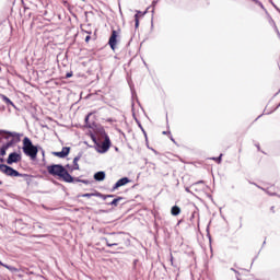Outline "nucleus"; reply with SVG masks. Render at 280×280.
Instances as JSON below:
<instances>
[{"label": "nucleus", "mask_w": 280, "mask_h": 280, "mask_svg": "<svg viewBox=\"0 0 280 280\" xmlns=\"http://www.w3.org/2000/svg\"><path fill=\"white\" fill-rule=\"evenodd\" d=\"M93 196H101L100 192H92V194H83L81 198H93Z\"/></svg>", "instance_id": "13"}, {"label": "nucleus", "mask_w": 280, "mask_h": 280, "mask_svg": "<svg viewBox=\"0 0 280 280\" xmlns=\"http://www.w3.org/2000/svg\"><path fill=\"white\" fill-rule=\"evenodd\" d=\"M107 246H117L115 243H107Z\"/></svg>", "instance_id": "20"}, {"label": "nucleus", "mask_w": 280, "mask_h": 280, "mask_svg": "<svg viewBox=\"0 0 280 280\" xmlns=\"http://www.w3.org/2000/svg\"><path fill=\"white\" fill-rule=\"evenodd\" d=\"M3 101L5 102V104H11V106H14L12 101H10V98H8L7 96H3Z\"/></svg>", "instance_id": "15"}, {"label": "nucleus", "mask_w": 280, "mask_h": 280, "mask_svg": "<svg viewBox=\"0 0 280 280\" xmlns=\"http://www.w3.org/2000/svg\"><path fill=\"white\" fill-rule=\"evenodd\" d=\"M108 148H110V145L108 144V139H106V141H104L102 144V150H98V152L101 153L108 152Z\"/></svg>", "instance_id": "9"}, {"label": "nucleus", "mask_w": 280, "mask_h": 280, "mask_svg": "<svg viewBox=\"0 0 280 280\" xmlns=\"http://www.w3.org/2000/svg\"><path fill=\"white\" fill-rule=\"evenodd\" d=\"M2 266H3L4 268H7V270H10L11 272H16V271H18V269L14 268V267H10V266L4 265V264H2Z\"/></svg>", "instance_id": "14"}, {"label": "nucleus", "mask_w": 280, "mask_h": 280, "mask_svg": "<svg viewBox=\"0 0 280 280\" xmlns=\"http://www.w3.org/2000/svg\"><path fill=\"white\" fill-rule=\"evenodd\" d=\"M24 147L23 151L27 156H31V159H36V154H38V149L32 144V141L30 138H24Z\"/></svg>", "instance_id": "3"}, {"label": "nucleus", "mask_w": 280, "mask_h": 280, "mask_svg": "<svg viewBox=\"0 0 280 280\" xmlns=\"http://www.w3.org/2000/svg\"><path fill=\"white\" fill-rule=\"evenodd\" d=\"M117 38H119V33H117V31H113L112 36L108 42L113 51H115V47H117Z\"/></svg>", "instance_id": "5"}, {"label": "nucleus", "mask_w": 280, "mask_h": 280, "mask_svg": "<svg viewBox=\"0 0 280 280\" xmlns=\"http://www.w3.org/2000/svg\"><path fill=\"white\" fill-rule=\"evenodd\" d=\"M47 170L52 176H58L66 183H73V177L67 172V170H65V167H62V165H50Z\"/></svg>", "instance_id": "1"}, {"label": "nucleus", "mask_w": 280, "mask_h": 280, "mask_svg": "<svg viewBox=\"0 0 280 280\" xmlns=\"http://www.w3.org/2000/svg\"><path fill=\"white\" fill-rule=\"evenodd\" d=\"M128 183H130V179H128V177H124L115 184L114 189H119V187H124V185H128Z\"/></svg>", "instance_id": "8"}, {"label": "nucleus", "mask_w": 280, "mask_h": 280, "mask_svg": "<svg viewBox=\"0 0 280 280\" xmlns=\"http://www.w3.org/2000/svg\"><path fill=\"white\" fill-rule=\"evenodd\" d=\"M136 14H138V20H139L140 16H143V15L145 14V12H144V13H141V11H137Z\"/></svg>", "instance_id": "18"}, {"label": "nucleus", "mask_w": 280, "mask_h": 280, "mask_svg": "<svg viewBox=\"0 0 280 280\" xmlns=\"http://www.w3.org/2000/svg\"><path fill=\"white\" fill-rule=\"evenodd\" d=\"M172 215H178L180 213V208L175 206L171 210Z\"/></svg>", "instance_id": "11"}, {"label": "nucleus", "mask_w": 280, "mask_h": 280, "mask_svg": "<svg viewBox=\"0 0 280 280\" xmlns=\"http://www.w3.org/2000/svg\"><path fill=\"white\" fill-rule=\"evenodd\" d=\"M94 178L96 180H104V178H106V173L104 172H97L96 174H94Z\"/></svg>", "instance_id": "10"}, {"label": "nucleus", "mask_w": 280, "mask_h": 280, "mask_svg": "<svg viewBox=\"0 0 280 280\" xmlns=\"http://www.w3.org/2000/svg\"><path fill=\"white\" fill-rule=\"evenodd\" d=\"M135 19H136V27H139V14H136Z\"/></svg>", "instance_id": "17"}, {"label": "nucleus", "mask_w": 280, "mask_h": 280, "mask_svg": "<svg viewBox=\"0 0 280 280\" xmlns=\"http://www.w3.org/2000/svg\"><path fill=\"white\" fill-rule=\"evenodd\" d=\"M173 261H174V258L172 257V258H171V262L173 264Z\"/></svg>", "instance_id": "23"}, {"label": "nucleus", "mask_w": 280, "mask_h": 280, "mask_svg": "<svg viewBox=\"0 0 280 280\" xmlns=\"http://www.w3.org/2000/svg\"><path fill=\"white\" fill-rule=\"evenodd\" d=\"M217 161L220 163V161H222V155H220Z\"/></svg>", "instance_id": "22"}, {"label": "nucleus", "mask_w": 280, "mask_h": 280, "mask_svg": "<svg viewBox=\"0 0 280 280\" xmlns=\"http://www.w3.org/2000/svg\"><path fill=\"white\" fill-rule=\"evenodd\" d=\"M72 75H73L72 73H67L66 78H72Z\"/></svg>", "instance_id": "21"}, {"label": "nucleus", "mask_w": 280, "mask_h": 280, "mask_svg": "<svg viewBox=\"0 0 280 280\" xmlns=\"http://www.w3.org/2000/svg\"><path fill=\"white\" fill-rule=\"evenodd\" d=\"M21 161V154L11 153L7 160L8 165H12V163H19Z\"/></svg>", "instance_id": "7"}, {"label": "nucleus", "mask_w": 280, "mask_h": 280, "mask_svg": "<svg viewBox=\"0 0 280 280\" xmlns=\"http://www.w3.org/2000/svg\"><path fill=\"white\" fill-rule=\"evenodd\" d=\"M0 135L4 138L8 139L9 142L7 145L2 147L1 149V155L5 156V151L12 143H19L21 141V136L16 132H5V131H0Z\"/></svg>", "instance_id": "2"}, {"label": "nucleus", "mask_w": 280, "mask_h": 280, "mask_svg": "<svg viewBox=\"0 0 280 280\" xmlns=\"http://www.w3.org/2000/svg\"><path fill=\"white\" fill-rule=\"evenodd\" d=\"M78 161H80V159L74 158V160H73V166L70 168L71 171H73V170H80V165L78 164Z\"/></svg>", "instance_id": "12"}, {"label": "nucleus", "mask_w": 280, "mask_h": 280, "mask_svg": "<svg viewBox=\"0 0 280 280\" xmlns=\"http://www.w3.org/2000/svg\"><path fill=\"white\" fill-rule=\"evenodd\" d=\"M0 172H2V174H7V176H21L18 171L5 164L0 165Z\"/></svg>", "instance_id": "4"}, {"label": "nucleus", "mask_w": 280, "mask_h": 280, "mask_svg": "<svg viewBox=\"0 0 280 280\" xmlns=\"http://www.w3.org/2000/svg\"><path fill=\"white\" fill-rule=\"evenodd\" d=\"M69 152H71V148L65 147L60 152H54L52 154L59 159H65V156H69Z\"/></svg>", "instance_id": "6"}, {"label": "nucleus", "mask_w": 280, "mask_h": 280, "mask_svg": "<svg viewBox=\"0 0 280 280\" xmlns=\"http://www.w3.org/2000/svg\"><path fill=\"white\" fill-rule=\"evenodd\" d=\"M119 200H121V198L114 199L112 201V205H114V207H117V202H119Z\"/></svg>", "instance_id": "16"}, {"label": "nucleus", "mask_w": 280, "mask_h": 280, "mask_svg": "<svg viewBox=\"0 0 280 280\" xmlns=\"http://www.w3.org/2000/svg\"><path fill=\"white\" fill-rule=\"evenodd\" d=\"M0 266H3V262L0 261Z\"/></svg>", "instance_id": "24"}, {"label": "nucleus", "mask_w": 280, "mask_h": 280, "mask_svg": "<svg viewBox=\"0 0 280 280\" xmlns=\"http://www.w3.org/2000/svg\"><path fill=\"white\" fill-rule=\"evenodd\" d=\"M89 40H91V36L85 37V43H89Z\"/></svg>", "instance_id": "19"}]
</instances>
